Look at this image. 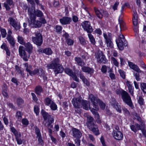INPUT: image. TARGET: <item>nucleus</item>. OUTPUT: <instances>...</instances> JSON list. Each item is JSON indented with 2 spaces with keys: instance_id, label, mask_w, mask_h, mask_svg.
I'll list each match as a JSON object with an SVG mask.
<instances>
[{
  "instance_id": "nucleus-39",
  "label": "nucleus",
  "mask_w": 146,
  "mask_h": 146,
  "mask_svg": "<svg viewBox=\"0 0 146 146\" xmlns=\"http://www.w3.org/2000/svg\"><path fill=\"white\" fill-rule=\"evenodd\" d=\"M17 39L18 42L21 44L24 45L26 43L25 42L24 38L22 36H18Z\"/></svg>"
},
{
  "instance_id": "nucleus-58",
  "label": "nucleus",
  "mask_w": 146,
  "mask_h": 146,
  "mask_svg": "<svg viewBox=\"0 0 146 146\" xmlns=\"http://www.w3.org/2000/svg\"><path fill=\"white\" fill-rule=\"evenodd\" d=\"M34 111L35 113L37 115H38L39 114V108L38 106H34Z\"/></svg>"
},
{
  "instance_id": "nucleus-52",
  "label": "nucleus",
  "mask_w": 146,
  "mask_h": 146,
  "mask_svg": "<svg viewBox=\"0 0 146 146\" xmlns=\"http://www.w3.org/2000/svg\"><path fill=\"white\" fill-rule=\"evenodd\" d=\"M56 32L59 33H60L62 29V27L60 26L57 25L55 27Z\"/></svg>"
},
{
  "instance_id": "nucleus-22",
  "label": "nucleus",
  "mask_w": 146,
  "mask_h": 146,
  "mask_svg": "<svg viewBox=\"0 0 146 146\" xmlns=\"http://www.w3.org/2000/svg\"><path fill=\"white\" fill-rule=\"evenodd\" d=\"M128 64L129 67L138 72H141V71L140 70L138 66L133 64L132 62H128Z\"/></svg>"
},
{
  "instance_id": "nucleus-54",
  "label": "nucleus",
  "mask_w": 146,
  "mask_h": 146,
  "mask_svg": "<svg viewBox=\"0 0 146 146\" xmlns=\"http://www.w3.org/2000/svg\"><path fill=\"white\" fill-rule=\"evenodd\" d=\"M98 103H99L100 108L104 110L105 107V105L104 103L101 101L99 99Z\"/></svg>"
},
{
  "instance_id": "nucleus-26",
  "label": "nucleus",
  "mask_w": 146,
  "mask_h": 146,
  "mask_svg": "<svg viewBox=\"0 0 146 146\" xmlns=\"http://www.w3.org/2000/svg\"><path fill=\"white\" fill-rule=\"evenodd\" d=\"M107 70H108V72L112 71V69L110 66L103 65L102 66L101 68V71L104 73L106 72Z\"/></svg>"
},
{
  "instance_id": "nucleus-44",
  "label": "nucleus",
  "mask_w": 146,
  "mask_h": 146,
  "mask_svg": "<svg viewBox=\"0 0 146 146\" xmlns=\"http://www.w3.org/2000/svg\"><path fill=\"white\" fill-rule=\"evenodd\" d=\"M110 59L113 64L116 67L118 66L119 62L115 58L113 57H111Z\"/></svg>"
},
{
  "instance_id": "nucleus-15",
  "label": "nucleus",
  "mask_w": 146,
  "mask_h": 146,
  "mask_svg": "<svg viewBox=\"0 0 146 146\" xmlns=\"http://www.w3.org/2000/svg\"><path fill=\"white\" fill-rule=\"evenodd\" d=\"M8 21L16 30H18L20 29V23L13 18L9 17L8 20Z\"/></svg>"
},
{
  "instance_id": "nucleus-45",
  "label": "nucleus",
  "mask_w": 146,
  "mask_h": 146,
  "mask_svg": "<svg viewBox=\"0 0 146 146\" xmlns=\"http://www.w3.org/2000/svg\"><path fill=\"white\" fill-rule=\"evenodd\" d=\"M22 115L23 114L21 111H17L16 113V117L19 121H20L22 118Z\"/></svg>"
},
{
  "instance_id": "nucleus-43",
  "label": "nucleus",
  "mask_w": 146,
  "mask_h": 146,
  "mask_svg": "<svg viewBox=\"0 0 146 146\" xmlns=\"http://www.w3.org/2000/svg\"><path fill=\"white\" fill-rule=\"evenodd\" d=\"M0 31L3 38H5L7 35L6 30L0 27Z\"/></svg>"
},
{
  "instance_id": "nucleus-51",
  "label": "nucleus",
  "mask_w": 146,
  "mask_h": 146,
  "mask_svg": "<svg viewBox=\"0 0 146 146\" xmlns=\"http://www.w3.org/2000/svg\"><path fill=\"white\" fill-rule=\"evenodd\" d=\"M114 106L118 112L120 113L121 112V107L118 103Z\"/></svg>"
},
{
  "instance_id": "nucleus-46",
  "label": "nucleus",
  "mask_w": 146,
  "mask_h": 146,
  "mask_svg": "<svg viewBox=\"0 0 146 146\" xmlns=\"http://www.w3.org/2000/svg\"><path fill=\"white\" fill-rule=\"evenodd\" d=\"M141 90L143 92L146 93V83H142L140 84Z\"/></svg>"
},
{
  "instance_id": "nucleus-12",
  "label": "nucleus",
  "mask_w": 146,
  "mask_h": 146,
  "mask_svg": "<svg viewBox=\"0 0 146 146\" xmlns=\"http://www.w3.org/2000/svg\"><path fill=\"white\" fill-rule=\"evenodd\" d=\"M44 103L45 105L49 106L51 109L53 110H55L57 108V106L55 102L48 97L45 99Z\"/></svg>"
},
{
  "instance_id": "nucleus-30",
  "label": "nucleus",
  "mask_w": 146,
  "mask_h": 146,
  "mask_svg": "<svg viewBox=\"0 0 146 146\" xmlns=\"http://www.w3.org/2000/svg\"><path fill=\"white\" fill-rule=\"evenodd\" d=\"M75 60L77 62V64L80 66H82L85 65L84 62L80 57H75Z\"/></svg>"
},
{
  "instance_id": "nucleus-63",
  "label": "nucleus",
  "mask_w": 146,
  "mask_h": 146,
  "mask_svg": "<svg viewBox=\"0 0 146 146\" xmlns=\"http://www.w3.org/2000/svg\"><path fill=\"white\" fill-rule=\"evenodd\" d=\"M22 122L23 124L25 125H28L29 124V121L27 119H26L24 118L23 119Z\"/></svg>"
},
{
  "instance_id": "nucleus-18",
  "label": "nucleus",
  "mask_w": 146,
  "mask_h": 146,
  "mask_svg": "<svg viewBox=\"0 0 146 146\" xmlns=\"http://www.w3.org/2000/svg\"><path fill=\"white\" fill-rule=\"evenodd\" d=\"M113 135L115 139L117 140H121L122 139L123 136L122 133L118 131L114 130L113 131Z\"/></svg>"
},
{
  "instance_id": "nucleus-23",
  "label": "nucleus",
  "mask_w": 146,
  "mask_h": 146,
  "mask_svg": "<svg viewBox=\"0 0 146 146\" xmlns=\"http://www.w3.org/2000/svg\"><path fill=\"white\" fill-rule=\"evenodd\" d=\"M79 75L80 79L82 80L83 83L85 84L86 86H90V84L89 81L85 77L81 74V72H80Z\"/></svg>"
},
{
  "instance_id": "nucleus-20",
  "label": "nucleus",
  "mask_w": 146,
  "mask_h": 146,
  "mask_svg": "<svg viewBox=\"0 0 146 146\" xmlns=\"http://www.w3.org/2000/svg\"><path fill=\"white\" fill-rule=\"evenodd\" d=\"M72 21L71 18L70 17H64L60 19V21L63 25H66L70 24Z\"/></svg>"
},
{
  "instance_id": "nucleus-50",
  "label": "nucleus",
  "mask_w": 146,
  "mask_h": 146,
  "mask_svg": "<svg viewBox=\"0 0 146 146\" xmlns=\"http://www.w3.org/2000/svg\"><path fill=\"white\" fill-rule=\"evenodd\" d=\"M39 72V69H35L33 71H32L30 75L31 76L38 74Z\"/></svg>"
},
{
  "instance_id": "nucleus-25",
  "label": "nucleus",
  "mask_w": 146,
  "mask_h": 146,
  "mask_svg": "<svg viewBox=\"0 0 146 146\" xmlns=\"http://www.w3.org/2000/svg\"><path fill=\"white\" fill-rule=\"evenodd\" d=\"M13 5L12 0H6V2L4 3V6L7 10H9L10 9V7Z\"/></svg>"
},
{
  "instance_id": "nucleus-9",
  "label": "nucleus",
  "mask_w": 146,
  "mask_h": 146,
  "mask_svg": "<svg viewBox=\"0 0 146 146\" xmlns=\"http://www.w3.org/2000/svg\"><path fill=\"white\" fill-rule=\"evenodd\" d=\"M121 98L123 101L128 105L131 106L132 105L131 98L128 93L124 90H123L121 93Z\"/></svg>"
},
{
  "instance_id": "nucleus-19",
  "label": "nucleus",
  "mask_w": 146,
  "mask_h": 146,
  "mask_svg": "<svg viewBox=\"0 0 146 146\" xmlns=\"http://www.w3.org/2000/svg\"><path fill=\"white\" fill-rule=\"evenodd\" d=\"M25 47V49L29 54L32 53L33 47L30 42H28L25 43L24 45Z\"/></svg>"
},
{
  "instance_id": "nucleus-40",
  "label": "nucleus",
  "mask_w": 146,
  "mask_h": 146,
  "mask_svg": "<svg viewBox=\"0 0 146 146\" xmlns=\"http://www.w3.org/2000/svg\"><path fill=\"white\" fill-rule=\"evenodd\" d=\"M137 120L140 122V125L141 127H145V122L144 121L142 120L141 118L140 117L137 116Z\"/></svg>"
},
{
  "instance_id": "nucleus-2",
  "label": "nucleus",
  "mask_w": 146,
  "mask_h": 146,
  "mask_svg": "<svg viewBox=\"0 0 146 146\" xmlns=\"http://www.w3.org/2000/svg\"><path fill=\"white\" fill-rule=\"evenodd\" d=\"M74 106L76 108L83 107L84 109L88 110L90 108L89 103L87 101L84 100L81 96L78 98H74L72 101Z\"/></svg>"
},
{
  "instance_id": "nucleus-33",
  "label": "nucleus",
  "mask_w": 146,
  "mask_h": 146,
  "mask_svg": "<svg viewBox=\"0 0 146 146\" xmlns=\"http://www.w3.org/2000/svg\"><path fill=\"white\" fill-rule=\"evenodd\" d=\"M1 48L5 50L6 52V54L7 55L9 56H10L11 53L10 52L5 43H3L2 44V45L1 46Z\"/></svg>"
},
{
  "instance_id": "nucleus-13",
  "label": "nucleus",
  "mask_w": 146,
  "mask_h": 146,
  "mask_svg": "<svg viewBox=\"0 0 146 146\" xmlns=\"http://www.w3.org/2000/svg\"><path fill=\"white\" fill-rule=\"evenodd\" d=\"M96 58L97 59L98 62L100 63H105L107 61L105 56L101 51H99L97 53Z\"/></svg>"
},
{
  "instance_id": "nucleus-41",
  "label": "nucleus",
  "mask_w": 146,
  "mask_h": 146,
  "mask_svg": "<svg viewBox=\"0 0 146 146\" xmlns=\"http://www.w3.org/2000/svg\"><path fill=\"white\" fill-rule=\"evenodd\" d=\"M137 100L138 104L141 106H142L144 104V100L141 96H139L138 97Z\"/></svg>"
},
{
  "instance_id": "nucleus-57",
  "label": "nucleus",
  "mask_w": 146,
  "mask_h": 146,
  "mask_svg": "<svg viewBox=\"0 0 146 146\" xmlns=\"http://www.w3.org/2000/svg\"><path fill=\"white\" fill-rule=\"evenodd\" d=\"M80 138H76L74 140L75 143L77 146H80Z\"/></svg>"
},
{
  "instance_id": "nucleus-4",
  "label": "nucleus",
  "mask_w": 146,
  "mask_h": 146,
  "mask_svg": "<svg viewBox=\"0 0 146 146\" xmlns=\"http://www.w3.org/2000/svg\"><path fill=\"white\" fill-rule=\"evenodd\" d=\"M88 98L91 100L93 107L94 108H90L88 110L90 109L92 112L95 115V117L98 118L99 117V114L97 111L99 109L98 103L99 101V99L98 98L95 97L92 94L89 95Z\"/></svg>"
},
{
  "instance_id": "nucleus-62",
  "label": "nucleus",
  "mask_w": 146,
  "mask_h": 146,
  "mask_svg": "<svg viewBox=\"0 0 146 146\" xmlns=\"http://www.w3.org/2000/svg\"><path fill=\"white\" fill-rule=\"evenodd\" d=\"M39 20L40 21V23H41V26L42 25V24H44L46 23V21L44 18L43 17H40L39 19Z\"/></svg>"
},
{
  "instance_id": "nucleus-59",
  "label": "nucleus",
  "mask_w": 146,
  "mask_h": 146,
  "mask_svg": "<svg viewBox=\"0 0 146 146\" xmlns=\"http://www.w3.org/2000/svg\"><path fill=\"white\" fill-rule=\"evenodd\" d=\"M71 76L72 77L73 79L74 80H75L78 82H79V80L77 76L74 73L73 74H72V75H71Z\"/></svg>"
},
{
  "instance_id": "nucleus-10",
  "label": "nucleus",
  "mask_w": 146,
  "mask_h": 146,
  "mask_svg": "<svg viewBox=\"0 0 146 146\" xmlns=\"http://www.w3.org/2000/svg\"><path fill=\"white\" fill-rule=\"evenodd\" d=\"M19 52L20 56L23 59V60L25 61H28L30 57V55L29 54H27L24 50L23 46H19Z\"/></svg>"
},
{
  "instance_id": "nucleus-14",
  "label": "nucleus",
  "mask_w": 146,
  "mask_h": 146,
  "mask_svg": "<svg viewBox=\"0 0 146 146\" xmlns=\"http://www.w3.org/2000/svg\"><path fill=\"white\" fill-rule=\"evenodd\" d=\"M35 36L32 37V39L34 43L36 45L40 46L42 44V36L39 33H35Z\"/></svg>"
},
{
  "instance_id": "nucleus-27",
  "label": "nucleus",
  "mask_w": 146,
  "mask_h": 146,
  "mask_svg": "<svg viewBox=\"0 0 146 146\" xmlns=\"http://www.w3.org/2000/svg\"><path fill=\"white\" fill-rule=\"evenodd\" d=\"M94 10L96 16L99 18H102L103 16V10H99L97 8L95 7Z\"/></svg>"
},
{
  "instance_id": "nucleus-21",
  "label": "nucleus",
  "mask_w": 146,
  "mask_h": 146,
  "mask_svg": "<svg viewBox=\"0 0 146 146\" xmlns=\"http://www.w3.org/2000/svg\"><path fill=\"white\" fill-rule=\"evenodd\" d=\"M81 69L84 72L88 73L91 75L93 74L94 71L93 68L87 66H83Z\"/></svg>"
},
{
  "instance_id": "nucleus-53",
  "label": "nucleus",
  "mask_w": 146,
  "mask_h": 146,
  "mask_svg": "<svg viewBox=\"0 0 146 146\" xmlns=\"http://www.w3.org/2000/svg\"><path fill=\"white\" fill-rule=\"evenodd\" d=\"M119 72L121 76L123 79L125 78V72L123 70L119 69Z\"/></svg>"
},
{
  "instance_id": "nucleus-56",
  "label": "nucleus",
  "mask_w": 146,
  "mask_h": 146,
  "mask_svg": "<svg viewBox=\"0 0 146 146\" xmlns=\"http://www.w3.org/2000/svg\"><path fill=\"white\" fill-rule=\"evenodd\" d=\"M17 102L18 105L19 106L23 103L24 101L21 98H19L17 99Z\"/></svg>"
},
{
  "instance_id": "nucleus-36",
  "label": "nucleus",
  "mask_w": 146,
  "mask_h": 146,
  "mask_svg": "<svg viewBox=\"0 0 146 146\" xmlns=\"http://www.w3.org/2000/svg\"><path fill=\"white\" fill-rule=\"evenodd\" d=\"M25 67H26V71L29 73V75H30L32 69V67L31 65L29 66L27 63H26L24 64Z\"/></svg>"
},
{
  "instance_id": "nucleus-35",
  "label": "nucleus",
  "mask_w": 146,
  "mask_h": 146,
  "mask_svg": "<svg viewBox=\"0 0 146 146\" xmlns=\"http://www.w3.org/2000/svg\"><path fill=\"white\" fill-rule=\"evenodd\" d=\"M34 13L35 15L38 17H41L43 16V13L40 10H35Z\"/></svg>"
},
{
  "instance_id": "nucleus-64",
  "label": "nucleus",
  "mask_w": 146,
  "mask_h": 146,
  "mask_svg": "<svg viewBox=\"0 0 146 146\" xmlns=\"http://www.w3.org/2000/svg\"><path fill=\"white\" fill-rule=\"evenodd\" d=\"M109 76L111 78L112 80H115V75L114 74L112 73V71L110 72Z\"/></svg>"
},
{
  "instance_id": "nucleus-47",
  "label": "nucleus",
  "mask_w": 146,
  "mask_h": 146,
  "mask_svg": "<svg viewBox=\"0 0 146 146\" xmlns=\"http://www.w3.org/2000/svg\"><path fill=\"white\" fill-rule=\"evenodd\" d=\"M34 128L35 129V133L37 135L36 137H40V136H41V135L39 129L36 126H35Z\"/></svg>"
},
{
  "instance_id": "nucleus-42",
  "label": "nucleus",
  "mask_w": 146,
  "mask_h": 146,
  "mask_svg": "<svg viewBox=\"0 0 146 146\" xmlns=\"http://www.w3.org/2000/svg\"><path fill=\"white\" fill-rule=\"evenodd\" d=\"M65 72L68 75L71 76L73 74L74 72L70 68H66L64 70Z\"/></svg>"
},
{
  "instance_id": "nucleus-60",
  "label": "nucleus",
  "mask_w": 146,
  "mask_h": 146,
  "mask_svg": "<svg viewBox=\"0 0 146 146\" xmlns=\"http://www.w3.org/2000/svg\"><path fill=\"white\" fill-rule=\"evenodd\" d=\"M66 42L68 45H73L74 41L71 39H67L66 40Z\"/></svg>"
},
{
  "instance_id": "nucleus-16",
  "label": "nucleus",
  "mask_w": 146,
  "mask_h": 146,
  "mask_svg": "<svg viewBox=\"0 0 146 146\" xmlns=\"http://www.w3.org/2000/svg\"><path fill=\"white\" fill-rule=\"evenodd\" d=\"M82 25L84 30L88 33H91L93 31L92 27L91 26L90 23L88 21H85L83 22Z\"/></svg>"
},
{
  "instance_id": "nucleus-61",
  "label": "nucleus",
  "mask_w": 146,
  "mask_h": 146,
  "mask_svg": "<svg viewBox=\"0 0 146 146\" xmlns=\"http://www.w3.org/2000/svg\"><path fill=\"white\" fill-rule=\"evenodd\" d=\"M31 95L32 96L33 100L35 102H36L38 100V99L36 97L35 94L34 93L32 92Z\"/></svg>"
},
{
  "instance_id": "nucleus-24",
  "label": "nucleus",
  "mask_w": 146,
  "mask_h": 146,
  "mask_svg": "<svg viewBox=\"0 0 146 146\" xmlns=\"http://www.w3.org/2000/svg\"><path fill=\"white\" fill-rule=\"evenodd\" d=\"M127 85L128 87L129 92L131 96H134V88L132 86L131 82L127 81L126 82Z\"/></svg>"
},
{
  "instance_id": "nucleus-38",
  "label": "nucleus",
  "mask_w": 146,
  "mask_h": 146,
  "mask_svg": "<svg viewBox=\"0 0 146 146\" xmlns=\"http://www.w3.org/2000/svg\"><path fill=\"white\" fill-rule=\"evenodd\" d=\"M44 53L48 55H50L52 54V51L50 48H46L44 49Z\"/></svg>"
},
{
  "instance_id": "nucleus-31",
  "label": "nucleus",
  "mask_w": 146,
  "mask_h": 146,
  "mask_svg": "<svg viewBox=\"0 0 146 146\" xmlns=\"http://www.w3.org/2000/svg\"><path fill=\"white\" fill-rule=\"evenodd\" d=\"M43 91L42 88L40 86H36L35 89V93L38 95H40L41 93L43 92Z\"/></svg>"
},
{
  "instance_id": "nucleus-49",
  "label": "nucleus",
  "mask_w": 146,
  "mask_h": 146,
  "mask_svg": "<svg viewBox=\"0 0 146 146\" xmlns=\"http://www.w3.org/2000/svg\"><path fill=\"white\" fill-rule=\"evenodd\" d=\"M11 131L13 133L15 136L21 133L20 132H18L15 128L13 127H12L10 128Z\"/></svg>"
},
{
  "instance_id": "nucleus-29",
  "label": "nucleus",
  "mask_w": 146,
  "mask_h": 146,
  "mask_svg": "<svg viewBox=\"0 0 146 146\" xmlns=\"http://www.w3.org/2000/svg\"><path fill=\"white\" fill-rule=\"evenodd\" d=\"M6 38L9 43L13 47L15 46V40L12 36L9 35H7Z\"/></svg>"
},
{
  "instance_id": "nucleus-11",
  "label": "nucleus",
  "mask_w": 146,
  "mask_h": 146,
  "mask_svg": "<svg viewBox=\"0 0 146 146\" xmlns=\"http://www.w3.org/2000/svg\"><path fill=\"white\" fill-rule=\"evenodd\" d=\"M104 37L105 39V42L107 46L110 48H112L113 47V44L111 40V35L110 33L107 34L106 33H103Z\"/></svg>"
},
{
  "instance_id": "nucleus-32",
  "label": "nucleus",
  "mask_w": 146,
  "mask_h": 146,
  "mask_svg": "<svg viewBox=\"0 0 146 146\" xmlns=\"http://www.w3.org/2000/svg\"><path fill=\"white\" fill-rule=\"evenodd\" d=\"M118 21L121 31L124 30L126 29L125 23L122 19H118Z\"/></svg>"
},
{
  "instance_id": "nucleus-1",
  "label": "nucleus",
  "mask_w": 146,
  "mask_h": 146,
  "mask_svg": "<svg viewBox=\"0 0 146 146\" xmlns=\"http://www.w3.org/2000/svg\"><path fill=\"white\" fill-rule=\"evenodd\" d=\"M46 67L48 69L54 70L55 74L62 73L64 70L63 67L60 64V59L58 58H54L50 63L47 65Z\"/></svg>"
},
{
  "instance_id": "nucleus-55",
  "label": "nucleus",
  "mask_w": 146,
  "mask_h": 146,
  "mask_svg": "<svg viewBox=\"0 0 146 146\" xmlns=\"http://www.w3.org/2000/svg\"><path fill=\"white\" fill-rule=\"evenodd\" d=\"M110 103L111 105L114 106L118 103L116 102L115 99L114 98H111L110 100Z\"/></svg>"
},
{
  "instance_id": "nucleus-34",
  "label": "nucleus",
  "mask_w": 146,
  "mask_h": 146,
  "mask_svg": "<svg viewBox=\"0 0 146 146\" xmlns=\"http://www.w3.org/2000/svg\"><path fill=\"white\" fill-rule=\"evenodd\" d=\"M88 36L92 44L93 45L95 44L96 41L94 38L93 36L90 33L88 34Z\"/></svg>"
},
{
  "instance_id": "nucleus-17",
  "label": "nucleus",
  "mask_w": 146,
  "mask_h": 146,
  "mask_svg": "<svg viewBox=\"0 0 146 146\" xmlns=\"http://www.w3.org/2000/svg\"><path fill=\"white\" fill-rule=\"evenodd\" d=\"M72 136L75 138H80L82 136V133L79 129L75 128L71 129Z\"/></svg>"
},
{
  "instance_id": "nucleus-6",
  "label": "nucleus",
  "mask_w": 146,
  "mask_h": 146,
  "mask_svg": "<svg viewBox=\"0 0 146 146\" xmlns=\"http://www.w3.org/2000/svg\"><path fill=\"white\" fill-rule=\"evenodd\" d=\"M41 113L45 121L44 123L45 126L47 127L53 128V125L52 124L54 122V120L53 117L45 111H42Z\"/></svg>"
},
{
  "instance_id": "nucleus-48",
  "label": "nucleus",
  "mask_w": 146,
  "mask_h": 146,
  "mask_svg": "<svg viewBox=\"0 0 146 146\" xmlns=\"http://www.w3.org/2000/svg\"><path fill=\"white\" fill-rule=\"evenodd\" d=\"M79 39L80 43L81 44L84 45L86 44L85 39L83 37L80 36L79 37Z\"/></svg>"
},
{
  "instance_id": "nucleus-28",
  "label": "nucleus",
  "mask_w": 146,
  "mask_h": 146,
  "mask_svg": "<svg viewBox=\"0 0 146 146\" xmlns=\"http://www.w3.org/2000/svg\"><path fill=\"white\" fill-rule=\"evenodd\" d=\"M133 24L134 26H136L138 24V16L137 12H134L133 15Z\"/></svg>"
},
{
  "instance_id": "nucleus-8",
  "label": "nucleus",
  "mask_w": 146,
  "mask_h": 146,
  "mask_svg": "<svg viewBox=\"0 0 146 146\" xmlns=\"http://www.w3.org/2000/svg\"><path fill=\"white\" fill-rule=\"evenodd\" d=\"M117 46L119 50H122L124 46H127V44L124 37L122 35L120 34L118 39L116 40Z\"/></svg>"
},
{
  "instance_id": "nucleus-7",
  "label": "nucleus",
  "mask_w": 146,
  "mask_h": 146,
  "mask_svg": "<svg viewBox=\"0 0 146 146\" xmlns=\"http://www.w3.org/2000/svg\"><path fill=\"white\" fill-rule=\"evenodd\" d=\"M36 17L31 15L30 19H28L29 25L33 28H39L41 27V24L40 21L36 20Z\"/></svg>"
},
{
  "instance_id": "nucleus-5",
  "label": "nucleus",
  "mask_w": 146,
  "mask_h": 146,
  "mask_svg": "<svg viewBox=\"0 0 146 146\" xmlns=\"http://www.w3.org/2000/svg\"><path fill=\"white\" fill-rule=\"evenodd\" d=\"M41 113L45 121L44 123L45 126L47 127L53 128V125L52 124L54 122V120L53 117L45 111H42Z\"/></svg>"
},
{
  "instance_id": "nucleus-3",
  "label": "nucleus",
  "mask_w": 146,
  "mask_h": 146,
  "mask_svg": "<svg viewBox=\"0 0 146 146\" xmlns=\"http://www.w3.org/2000/svg\"><path fill=\"white\" fill-rule=\"evenodd\" d=\"M86 124L89 129L95 135H98L100 134L98 126L95 124L94 119L92 117L89 115L87 116Z\"/></svg>"
},
{
  "instance_id": "nucleus-37",
  "label": "nucleus",
  "mask_w": 146,
  "mask_h": 146,
  "mask_svg": "<svg viewBox=\"0 0 146 146\" xmlns=\"http://www.w3.org/2000/svg\"><path fill=\"white\" fill-rule=\"evenodd\" d=\"M15 136L17 144L19 145L21 144L22 142L21 139L20 138V137L21 136V134L20 133L18 135H18Z\"/></svg>"
}]
</instances>
